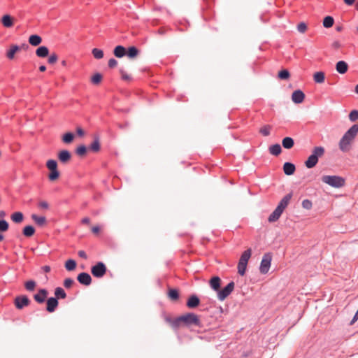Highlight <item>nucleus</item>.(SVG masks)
Masks as SVG:
<instances>
[{
  "label": "nucleus",
  "instance_id": "1",
  "mask_svg": "<svg viewBox=\"0 0 358 358\" xmlns=\"http://www.w3.org/2000/svg\"><path fill=\"white\" fill-rule=\"evenodd\" d=\"M358 134V124L352 126L343 136L338 145L341 151L346 152L350 150L351 144Z\"/></svg>",
  "mask_w": 358,
  "mask_h": 358
},
{
  "label": "nucleus",
  "instance_id": "2",
  "mask_svg": "<svg viewBox=\"0 0 358 358\" xmlns=\"http://www.w3.org/2000/svg\"><path fill=\"white\" fill-rule=\"evenodd\" d=\"M324 153V148L322 146L315 147L312 151V154L308 157L305 162V165L308 169L313 168L318 162V158L322 157Z\"/></svg>",
  "mask_w": 358,
  "mask_h": 358
},
{
  "label": "nucleus",
  "instance_id": "3",
  "mask_svg": "<svg viewBox=\"0 0 358 358\" xmlns=\"http://www.w3.org/2000/svg\"><path fill=\"white\" fill-rule=\"evenodd\" d=\"M252 250L250 248L246 250L241 255L238 264V273L241 275H244L245 273L248 262L251 257Z\"/></svg>",
  "mask_w": 358,
  "mask_h": 358
},
{
  "label": "nucleus",
  "instance_id": "4",
  "mask_svg": "<svg viewBox=\"0 0 358 358\" xmlns=\"http://www.w3.org/2000/svg\"><path fill=\"white\" fill-rule=\"evenodd\" d=\"M322 181L335 188H340L345 185L344 178L338 176H323Z\"/></svg>",
  "mask_w": 358,
  "mask_h": 358
},
{
  "label": "nucleus",
  "instance_id": "5",
  "mask_svg": "<svg viewBox=\"0 0 358 358\" xmlns=\"http://www.w3.org/2000/svg\"><path fill=\"white\" fill-rule=\"evenodd\" d=\"M46 167L50 171L48 179L51 182L56 181L60 176V173L57 169V162L55 159H49L46 162Z\"/></svg>",
  "mask_w": 358,
  "mask_h": 358
},
{
  "label": "nucleus",
  "instance_id": "6",
  "mask_svg": "<svg viewBox=\"0 0 358 358\" xmlns=\"http://www.w3.org/2000/svg\"><path fill=\"white\" fill-rule=\"evenodd\" d=\"M180 320L186 325H200V320L198 315L194 313H187L180 316Z\"/></svg>",
  "mask_w": 358,
  "mask_h": 358
},
{
  "label": "nucleus",
  "instance_id": "7",
  "mask_svg": "<svg viewBox=\"0 0 358 358\" xmlns=\"http://www.w3.org/2000/svg\"><path fill=\"white\" fill-rule=\"evenodd\" d=\"M107 268L103 262H98L96 265L92 267V274L96 278H101L106 273Z\"/></svg>",
  "mask_w": 358,
  "mask_h": 358
},
{
  "label": "nucleus",
  "instance_id": "8",
  "mask_svg": "<svg viewBox=\"0 0 358 358\" xmlns=\"http://www.w3.org/2000/svg\"><path fill=\"white\" fill-rule=\"evenodd\" d=\"M271 255L270 254H265L262 259L259 271L262 274H266L268 272L271 267Z\"/></svg>",
  "mask_w": 358,
  "mask_h": 358
},
{
  "label": "nucleus",
  "instance_id": "9",
  "mask_svg": "<svg viewBox=\"0 0 358 358\" xmlns=\"http://www.w3.org/2000/svg\"><path fill=\"white\" fill-rule=\"evenodd\" d=\"M234 285V282H231L221 290L219 289L217 293L219 300L224 301L233 292Z\"/></svg>",
  "mask_w": 358,
  "mask_h": 358
},
{
  "label": "nucleus",
  "instance_id": "10",
  "mask_svg": "<svg viewBox=\"0 0 358 358\" xmlns=\"http://www.w3.org/2000/svg\"><path fill=\"white\" fill-rule=\"evenodd\" d=\"M14 303L17 309H22L24 307L29 305L30 300L27 296L22 295L15 299Z\"/></svg>",
  "mask_w": 358,
  "mask_h": 358
},
{
  "label": "nucleus",
  "instance_id": "11",
  "mask_svg": "<svg viewBox=\"0 0 358 358\" xmlns=\"http://www.w3.org/2000/svg\"><path fill=\"white\" fill-rule=\"evenodd\" d=\"M57 157L61 163L66 164L71 161V154L67 150H62L58 152Z\"/></svg>",
  "mask_w": 358,
  "mask_h": 358
},
{
  "label": "nucleus",
  "instance_id": "12",
  "mask_svg": "<svg viewBox=\"0 0 358 358\" xmlns=\"http://www.w3.org/2000/svg\"><path fill=\"white\" fill-rule=\"evenodd\" d=\"M304 99L305 94L300 90H295L292 94V100L295 103H301L304 101Z\"/></svg>",
  "mask_w": 358,
  "mask_h": 358
},
{
  "label": "nucleus",
  "instance_id": "13",
  "mask_svg": "<svg viewBox=\"0 0 358 358\" xmlns=\"http://www.w3.org/2000/svg\"><path fill=\"white\" fill-rule=\"evenodd\" d=\"M77 279L80 284L86 286L90 285L92 282V278L87 273H80L78 275Z\"/></svg>",
  "mask_w": 358,
  "mask_h": 358
},
{
  "label": "nucleus",
  "instance_id": "14",
  "mask_svg": "<svg viewBox=\"0 0 358 358\" xmlns=\"http://www.w3.org/2000/svg\"><path fill=\"white\" fill-rule=\"evenodd\" d=\"M58 301L55 297H50L47 300L46 310L49 313H52L58 306Z\"/></svg>",
  "mask_w": 358,
  "mask_h": 358
},
{
  "label": "nucleus",
  "instance_id": "15",
  "mask_svg": "<svg viewBox=\"0 0 358 358\" xmlns=\"http://www.w3.org/2000/svg\"><path fill=\"white\" fill-rule=\"evenodd\" d=\"M292 196V194L289 193L285 195L279 202L277 208H280L281 210L284 211V210L287 208L288 206L291 199Z\"/></svg>",
  "mask_w": 358,
  "mask_h": 358
},
{
  "label": "nucleus",
  "instance_id": "16",
  "mask_svg": "<svg viewBox=\"0 0 358 358\" xmlns=\"http://www.w3.org/2000/svg\"><path fill=\"white\" fill-rule=\"evenodd\" d=\"M48 291L44 289H41L38 291V293L35 294L34 296V298L36 301H37L38 303H42L45 301L47 296H48Z\"/></svg>",
  "mask_w": 358,
  "mask_h": 358
},
{
  "label": "nucleus",
  "instance_id": "17",
  "mask_svg": "<svg viewBox=\"0 0 358 358\" xmlns=\"http://www.w3.org/2000/svg\"><path fill=\"white\" fill-rule=\"evenodd\" d=\"M1 22L5 27L10 28L14 24V18L10 15H4L1 18Z\"/></svg>",
  "mask_w": 358,
  "mask_h": 358
},
{
  "label": "nucleus",
  "instance_id": "18",
  "mask_svg": "<svg viewBox=\"0 0 358 358\" xmlns=\"http://www.w3.org/2000/svg\"><path fill=\"white\" fill-rule=\"evenodd\" d=\"M336 69L338 73L344 74L348 70V64L344 61H339L336 64Z\"/></svg>",
  "mask_w": 358,
  "mask_h": 358
},
{
  "label": "nucleus",
  "instance_id": "19",
  "mask_svg": "<svg viewBox=\"0 0 358 358\" xmlns=\"http://www.w3.org/2000/svg\"><path fill=\"white\" fill-rule=\"evenodd\" d=\"M200 300L196 295L191 296L187 302V306L189 308H194L199 305Z\"/></svg>",
  "mask_w": 358,
  "mask_h": 358
},
{
  "label": "nucleus",
  "instance_id": "20",
  "mask_svg": "<svg viewBox=\"0 0 358 358\" xmlns=\"http://www.w3.org/2000/svg\"><path fill=\"white\" fill-rule=\"evenodd\" d=\"M282 210L280 208H277L274 210V211L269 215L268 218V221L269 222H274L277 221L282 213Z\"/></svg>",
  "mask_w": 358,
  "mask_h": 358
},
{
  "label": "nucleus",
  "instance_id": "21",
  "mask_svg": "<svg viewBox=\"0 0 358 358\" xmlns=\"http://www.w3.org/2000/svg\"><path fill=\"white\" fill-rule=\"evenodd\" d=\"M295 169V166L292 163L285 162L283 165L284 173L287 176L294 174Z\"/></svg>",
  "mask_w": 358,
  "mask_h": 358
},
{
  "label": "nucleus",
  "instance_id": "22",
  "mask_svg": "<svg viewBox=\"0 0 358 358\" xmlns=\"http://www.w3.org/2000/svg\"><path fill=\"white\" fill-rule=\"evenodd\" d=\"M221 279L218 276L213 277L210 280V285L212 289L219 291L220 287Z\"/></svg>",
  "mask_w": 358,
  "mask_h": 358
},
{
  "label": "nucleus",
  "instance_id": "23",
  "mask_svg": "<svg viewBox=\"0 0 358 358\" xmlns=\"http://www.w3.org/2000/svg\"><path fill=\"white\" fill-rule=\"evenodd\" d=\"M9 224L6 220H0V232H6L8 230ZM4 239L3 234L0 233V242Z\"/></svg>",
  "mask_w": 358,
  "mask_h": 358
},
{
  "label": "nucleus",
  "instance_id": "24",
  "mask_svg": "<svg viewBox=\"0 0 358 358\" xmlns=\"http://www.w3.org/2000/svg\"><path fill=\"white\" fill-rule=\"evenodd\" d=\"M11 220L15 223H21L24 220V215L21 212H15L10 215Z\"/></svg>",
  "mask_w": 358,
  "mask_h": 358
},
{
  "label": "nucleus",
  "instance_id": "25",
  "mask_svg": "<svg viewBox=\"0 0 358 358\" xmlns=\"http://www.w3.org/2000/svg\"><path fill=\"white\" fill-rule=\"evenodd\" d=\"M48 54H49V50L45 46H40L36 50V55L38 57H45L48 55Z\"/></svg>",
  "mask_w": 358,
  "mask_h": 358
},
{
  "label": "nucleus",
  "instance_id": "26",
  "mask_svg": "<svg viewBox=\"0 0 358 358\" xmlns=\"http://www.w3.org/2000/svg\"><path fill=\"white\" fill-rule=\"evenodd\" d=\"M31 219L39 226H43L46 224V218L44 216H38L36 214H32Z\"/></svg>",
  "mask_w": 358,
  "mask_h": 358
},
{
  "label": "nucleus",
  "instance_id": "27",
  "mask_svg": "<svg viewBox=\"0 0 358 358\" xmlns=\"http://www.w3.org/2000/svg\"><path fill=\"white\" fill-rule=\"evenodd\" d=\"M113 53L115 57L121 58L126 55V49L122 45H117L115 48Z\"/></svg>",
  "mask_w": 358,
  "mask_h": 358
},
{
  "label": "nucleus",
  "instance_id": "28",
  "mask_svg": "<svg viewBox=\"0 0 358 358\" xmlns=\"http://www.w3.org/2000/svg\"><path fill=\"white\" fill-rule=\"evenodd\" d=\"M42 41V38L38 35H31L29 38V43L33 46L38 45Z\"/></svg>",
  "mask_w": 358,
  "mask_h": 358
},
{
  "label": "nucleus",
  "instance_id": "29",
  "mask_svg": "<svg viewBox=\"0 0 358 358\" xmlns=\"http://www.w3.org/2000/svg\"><path fill=\"white\" fill-rule=\"evenodd\" d=\"M313 79L317 83H323L325 79V74L322 71H317L314 73Z\"/></svg>",
  "mask_w": 358,
  "mask_h": 358
},
{
  "label": "nucleus",
  "instance_id": "30",
  "mask_svg": "<svg viewBox=\"0 0 358 358\" xmlns=\"http://www.w3.org/2000/svg\"><path fill=\"white\" fill-rule=\"evenodd\" d=\"M269 152L271 155L278 156L282 152L281 146L278 143L271 145L269 147Z\"/></svg>",
  "mask_w": 358,
  "mask_h": 358
},
{
  "label": "nucleus",
  "instance_id": "31",
  "mask_svg": "<svg viewBox=\"0 0 358 358\" xmlns=\"http://www.w3.org/2000/svg\"><path fill=\"white\" fill-rule=\"evenodd\" d=\"M138 50L134 46L129 47L128 50L126 51L127 55L131 59L136 57L138 55Z\"/></svg>",
  "mask_w": 358,
  "mask_h": 358
},
{
  "label": "nucleus",
  "instance_id": "32",
  "mask_svg": "<svg viewBox=\"0 0 358 358\" xmlns=\"http://www.w3.org/2000/svg\"><path fill=\"white\" fill-rule=\"evenodd\" d=\"M294 140L290 137H285L282 139V146L286 149H290L294 146Z\"/></svg>",
  "mask_w": 358,
  "mask_h": 358
},
{
  "label": "nucleus",
  "instance_id": "33",
  "mask_svg": "<svg viewBox=\"0 0 358 358\" xmlns=\"http://www.w3.org/2000/svg\"><path fill=\"white\" fill-rule=\"evenodd\" d=\"M22 233L24 236L31 237L34 234L35 229L32 226L28 225L24 227Z\"/></svg>",
  "mask_w": 358,
  "mask_h": 358
},
{
  "label": "nucleus",
  "instance_id": "34",
  "mask_svg": "<svg viewBox=\"0 0 358 358\" xmlns=\"http://www.w3.org/2000/svg\"><path fill=\"white\" fill-rule=\"evenodd\" d=\"M55 295L57 299H65L66 297V294L62 287H57L55 289Z\"/></svg>",
  "mask_w": 358,
  "mask_h": 358
},
{
  "label": "nucleus",
  "instance_id": "35",
  "mask_svg": "<svg viewBox=\"0 0 358 358\" xmlns=\"http://www.w3.org/2000/svg\"><path fill=\"white\" fill-rule=\"evenodd\" d=\"M20 50L17 45H13L10 47V50L7 52L6 56L8 59H12L14 58L15 54Z\"/></svg>",
  "mask_w": 358,
  "mask_h": 358
},
{
  "label": "nucleus",
  "instance_id": "36",
  "mask_svg": "<svg viewBox=\"0 0 358 358\" xmlns=\"http://www.w3.org/2000/svg\"><path fill=\"white\" fill-rule=\"evenodd\" d=\"M74 134L71 133V132H68V133H66L63 136H62V141L64 143H66V144H69L71 143H72V141H73L74 139Z\"/></svg>",
  "mask_w": 358,
  "mask_h": 358
},
{
  "label": "nucleus",
  "instance_id": "37",
  "mask_svg": "<svg viewBox=\"0 0 358 358\" xmlns=\"http://www.w3.org/2000/svg\"><path fill=\"white\" fill-rule=\"evenodd\" d=\"M76 267V262L73 259H68L65 262V268L67 271H73Z\"/></svg>",
  "mask_w": 358,
  "mask_h": 358
},
{
  "label": "nucleus",
  "instance_id": "38",
  "mask_svg": "<svg viewBox=\"0 0 358 358\" xmlns=\"http://www.w3.org/2000/svg\"><path fill=\"white\" fill-rule=\"evenodd\" d=\"M334 22V18L331 16H327L323 20V26L326 28H330Z\"/></svg>",
  "mask_w": 358,
  "mask_h": 358
},
{
  "label": "nucleus",
  "instance_id": "39",
  "mask_svg": "<svg viewBox=\"0 0 358 358\" xmlns=\"http://www.w3.org/2000/svg\"><path fill=\"white\" fill-rule=\"evenodd\" d=\"M168 296L170 299L176 301L179 298L178 291L176 289H170L168 292Z\"/></svg>",
  "mask_w": 358,
  "mask_h": 358
},
{
  "label": "nucleus",
  "instance_id": "40",
  "mask_svg": "<svg viewBox=\"0 0 358 358\" xmlns=\"http://www.w3.org/2000/svg\"><path fill=\"white\" fill-rule=\"evenodd\" d=\"M89 150L93 152H98L100 150V143L99 139H95L90 145Z\"/></svg>",
  "mask_w": 358,
  "mask_h": 358
},
{
  "label": "nucleus",
  "instance_id": "41",
  "mask_svg": "<svg viewBox=\"0 0 358 358\" xmlns=\"http://www.w3.org/2000/svg\"><path fill=\"white\" fill-rule=\"evenodd\" d=\"M87 150L86 146L81 145L76 148V153L80 157H83L86 155Z\"/></svg>",
  "mask_w": 358,
  "mask_h": 358
},
{
  "label": "nucleus",
  "instance_id": "42",
  "mask_svg": "<svg viewBox=\"0 0 358 358\" xmlns=\"http://www.w3.org/2000/svg\"><path fill=\"white\" fill-rule=\"evenodd\" d=\"M290 74L287 69H283L278 72V77L280 80H287L289 79Z\"/></svg>",
  "mask_w": 358,
  "mask_h": 358
},
{
  "label": "nucleus",
  "instance_id": "43",
  "mask_svg": "<svg viewBox=\"0 0 358 358\" xmlns=\"http://www.w3.org/2000/svg\"><path fill=\"white\" fill-rule=\"evenodd\" d=\"M92 53L94 57L97 59H100L103 58V52L101 50L98 49V48H94L92 51Z\"/></svg>",
  "mask_w": 358,
  "mask_h": 358
},
{
  "label": "nucleus",
  "instance_id": "44",
  "mask_svg": "<svg viewBox=\"0 0 358 358\" xmlns=\"http://www.w3.org/2000/svg\"><path fill=\"white\" fill-rule=\"evenodd\" d=\"M102 80V76L101 74L97 73H95L92 78H91V82L94 85H98L101 83Z\"/></svg>",
  "mask_w": 358,
  "mask_h": 358
},
{
  "label": "nucleus",
  "instance_id": "45",
  "mask_svg": "<svg viewBox=\"0 0 358 358\" xmlns=\"http://www.w3.org/2000/svg\"><path fill=\"white\" fill-rule=\"evenodd\" d=\"M271 129L270 125H265L260 129L259 132L264 136H267L270 134Z\"/></svg>",
  "mask_w": 358,
  "mask_h": 358
},
{
  "label": "nucleus",
  "instance_id": "46",
  "mask_svg": "<svg viewBox=\"0 0 358 358\" xmlns=\"http://www.w3.org/2000/svg\"><path fill=\"white\" fill-rule=\"evenodd\" d=\"M24 286L28 291H33L36 287V282L34 280H29L25 282Z\"/></svg>",
  "mask_w": 358,
  "mask_h": 358
},
{
  "label": "nucleus",
  "instance_id": "47",
  "mask_svg": "<svg viewBox=\"0 0 358 358\" xmlns=\"http://www.w3.org/2000/svg\"><path fill=\"white\" fill-rule=\"evenodd\" d=\"M38 207L39 209L43 210H47L49 209V203L45 201H40L38 203Z\"/></svg>",
  "mask_w": 358,
  "mask_h": 358
},
{
  "label": "nucleus",
  "instance_id": "48",
  "mask_svg": "<svg viewBox=\"0 0 358 358\" xmlns=\"http://www.w3.org/2000/svg\"><path fill=\"white\" fill-rule=\"evenodd\" d=\"M349 119L352 122H355L358 120V110H352L349 114Z\"/></svg>",
  "mask_w": 358,
  "mask_h": 358
},
{
  "label": "nucleus",
  "instance_id": "49",
  "mask_svg": "<svg viewBox=\"0 0 358 358\" xmlns=\"http://www.w3.org/2000/svg\"><path fill=\"white\" fill-rule=\"evenodd\" d=\"M73 284L74 281L71 278H66L64 281V286L67 289L71 288Z\"/></svg>",
  "mask_w": 358,
  "mask_h": 358
},
{
  "label": "nucleus",
  "instance_id": "50",
  "mask_svg": "<svg viewBox=\"0 0 358 358\" xmlns=\"http://www.w3.org/2000/svg\"><path fill=\"white\" fill-rule=\"evenodd\" d=\"M302 207L305 209L309 210L312 208V202L308 199H305L302 201Z\"/></svg>",
  "mask_w": 358,
  "mask_h": 358
},
{
  "label": "nucleus",
  "instance_id": "51",
  "mask_svg": "<svg viewBox=\"0 0 358 358\" xmlns=\"http://www.w3.org/2000/svg\"><path fill=\"white\" fill-rule=\"evenodd\" d=\"M297 30L301 33H304L307 30V25L304 22H301L297 26Z\"/></svg>",
  "mask_w": 358,
  "mask_h": 358
},
{
  "label": "nucleus",
  "instance_id": "52",
  "mask_svg": "<svg viewBox=\"0 0 358 358\" xmlns=\"http://www.w3.org/2000/svg\"><path fill=\"white\" fill-rule=\"evenodd\" d=\"M58 59V57L56 53H52L49 57H48V63L50 64H54L57 62Z\"/></svg>",
  "mask_w": 358,
  "mask_h": 358
},
{
  "label": "nucleus",
  "instance_id": "53",
  "mask_svg": "<svg viewBox=\"0 0 358 358\" xmlns=\"http://www.w3.org/2000/svg\"><path fill=\"white\" fill-rule=\"evenodd\" d=\"M181 323H182V320H180V317H178L177 319L174 320L171 322V326L173 328H178L180 326Z\"/></svg>",
  "mask_w": 358,
  "mask_h": 358
},
{
  "label": "nucleus",
  "instance_id": "54",
  "mask_svg": "<svg viewBox=\"0 0 358 358\" xmlns=\"http://www.w3.org/2000/svg\"><path fill=\"white\" fill-rule=\"evenodd\" d=\"M122 78L124 80H130L131 76L128 75L123 69H120V71Z\"/></svg>",
  "mask_w": 358,
  "mask_h": 358
},
{
  "label": "nucleus",
  "instance_id": "55",
  "mask_svg": "<svg viewBox=\"0 0 358 358\" xmlns=\"http://www.w3.org/2000/svg\"><path fill=\"white\" fill-rule=\"evenodd\" d=\"M117 65V62L113 58H111L108 61V66L110 68H114Z\"/></svg>",
  "mask_w": 358,
  "mask_h": 358
},
{
  "label": "nucleus",
  "instance_id": "56",
  "mask_svg": "<svg viewBox=\"0 0 358 358\" xmlns=\"http://www.w3.org/2000/svg\"><path fill=\"white\" fill-rule=\"evenodd\" d=\"M332 48H334L335 50H338L341 47V44L340 43L339 41H335L332 43V45H331Z\"/></svg>",
  "mask_w": 358,
  "mask_h": 358
},
{
  "label": "nucleus",
  "instance_id": "57",
  "mask_svg": "<svg viewBox=\"0 0 358 358\" xmlns=\"http://www.w3.org/2000/svg\"><path fill=\"white\" fill-rule=\"evenodd\" d=\"M78 255L80 257H81L83 259H87V255L84 250H79L78 252Z\"/></svg>",
  "mask_w": 358,
  "mask_h": 358
},
{
  "label": "nucleus",
  "instance_id": "58",
  "mask_svg": "<svg viewBox=\"0 0 358 358\" xmlns=\"http://www.w3.org/2000/svg\"><path fill=\"white\" fill-rule=\"evenodd\" d=\"M100 231V228L98 227V226H94L92 228V231L94 233V234H99Z\"/></svg>",
  "mask_w": 358,
  "mask_h": 358
},
{
  "label": "nucleus",
  "instance_id": "59",
  "mask_svg": "<svg viewBox=\"0 0 358 358\" xmlns=\"http://www.w3.org/2000/svg\"><path fill=\"white\" fill-rule=\"evenodd\" d=\"M356 0H343L344 3L347 4L348 6L352 5Z\"/></svg>",
  "mask_w": 358,
  "mask_h": 358
},
{
  "label": "nucleus",
  "instance_id": "60",
  "mask_svg": "<svg viewBox=\"0 0 358 358\" xmlns=\"http://www.w3.org/2000/svg\"><path fill=\"white\" fill-rule=\"evenodd\" d=\"M42 270L45 272V273H48L50 271V267L49 266H43L42 268Z\"/></svg>",
  "mask_w": 358,
  "mask_h": 358
},
{
  "label": "nucleus",
  "instance_id": "61",
  "mask_svg": "<svg viewBox=\"0 0 358 358\" xmlns=\"http://www.w3.org/2000/svg\"><path fill=\"white\" fill-rule=\"evenodd\" d=\"M82 223L83 224H90V220L89 217H84L83 220H82Z\"/></svg>",
  "mask_w": 358,
  "mask_h": 358
},
{
  "label": "nucleus",
  "instance_id": "62",
  "mask_svg": "<svg viewBox=\"0 0 358 358\" xmlns=\"http://www.w3.org/2000/svg\"><path fill=\"white\" fill-rule=\"evenodd\" d=\"M77 132L80 136H83L84 134V131L81 128H78Z\"/></svg>",
  "mask_w": 358,
  "mask_h": 358
},
{
  "label": "nucleus",
  "instance_id": "63",
  "mask_svg": "<svg viewBox=\"0 0 358 358\" xmlns=\"http://www.w3.org/2000/svg\"><path fill=\"white\" fill-rule=\"evenodd\" d=\"M39 70L41 72H44L46 70V67L44 65H42L39 67Z\"/></svg>",
  "mask_w": 358,
  "mask_h": 358
},
{
  "label": "nucleus",
  "instance_id": "64",
  "mask_svg": "<svg viewBox=\"0 0 358 358\" xmlns=\"http://www.w3.org/2000/svg\"><path fill=\"white\" fill-rule=\"evenodd\" d=\"M6 216V213L3 210L0 211V217H4Z\"/></svg>",
  "mask_w": 358,
  "mask_h": 358
}]
</instances>
